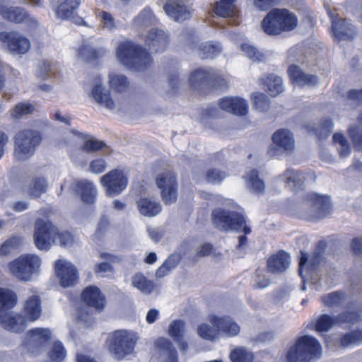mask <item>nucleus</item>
<instances>
[{
	"label": "nucleus",
	"mask_w": 362,
	"mask_h": 362,
	"mask_svg": "<svg viewBox=\"0 0 362 362\" xmlns=\"http://www.w3.org/2000/svg\"><path fill=\"white\" fill-rule=\"evenodd\" d=\"M74 191L80 195L81 200L86 204L94 203L97 191L92 182L87 180L76 181L74 183Z\"/></svg>",
	"instance_id": "obj_25"
},
{
	"label": "nucleus",
	"mask_w": 362,
	"mask_h": 362,
	"mask_svg": "<svg viewBox=\"0 0 362 362\" xmlns=\"http://www.w3.org/2000/svg\"><path fill=\"white\" fill-rule=\"evenodd\" d=\"M339 342L344 348L362 344V329H357L345 333L340 337Z\"/></svg>",
	"instance_id": "obj_39"
},
{
	"label": "nucleus",
	"mask_w": 362,
	"mask_h": 362,
	"mask_svg": "<svg viewBox=\"0 0 362 362\" xmlns=\"http://www.w3.org/2000/svg\"><path fill=\"white\" fill-rule=\"evenodd\" d=\"M100 16L103 19L105 27L110 29H112L115 27L114 18L110 13L103 11L100 13Z\"/></svg>",
	"instance_id": "obj_64"
},
{
	"label": "nucleus",
	"mask_w": 362,
	"mask_h": 362,
	"mask_svg": "<svg viewBox=\"0 0 362 362\" xmlns=\"http://www.w3.org/2000/svg\"><path fill=\"white\" fill-rule=\"evenodd\" d=\"M105 147L106 144L105 141L91 138L84 141L81 146V150L86 153H95Z\"/></svg>",
	"instance_id": "obj_52"
},
{
	"label": "nucleus",
	"mask_w": 362,
	"mask_h": 362,
	"mask_svg": "<svg viewBox=\"0 0 362 362\" xmlns=\"http://www.w3.org/2000/svg\"><path fill=\"white\" fill-rule=\"evenodd\" d=\"M290 264V256L284 250H279L272 255L267 261V267L269 272L272 274H281L285 272Z\"/></svg>",
	"instance_id": "obj_23"
},
{
	"label": "nucleus",
	"mask_w": 362,
	"mask_h": 362,
	"mask_svg": "<svg viewBox=\"0 0 362 362\" xmlns=\"http://www.w3.org/2000/svg\"><path fill=\"white\" fill-rule=\"evenodd\" d=\"M197 333L199 336L207 341H215L219 338V332L218 328L211 327L209 325L202 323L198 326Z\"/></svg>",
	"instance_id": "obj_46"
},
{
	"label": "nucleus",
	"mask_w": 362,
	"mask_h": 362,
	"mask_svg": "<svg viewBox=\"0 0 362 362\" xmlns=\"http://www.w3.org/2000/svg\"><path fill=\"white\" fill-rule=\"evenodd\" d=\"M153 13L150 7L144 8L134 19V24L136 26H148L153 22Z\"/></svg>",
	"instance_id": "obj_48"
},
{
	"label": "nucleus",
	"mask_w": 362,
	"mask_h": 362,
	"mask_svg": "<svg viewBox=\"0 0 362 362\" xmlns=\"http://www.w3.org/2000/svg\"><path fill=\"white\" fill-rule=\"evenodd\" d=\"M106 168V160L102 158L93 159L89 165L90 170L94 174H101L105 171Z\"/></svg>",
	"instance_id": "obj_57"
},
{
	"label": "nucleus",
	"mask_w": 362,
	"mask_h": 362,
	"mask_svg": "<svg viewBox=\"0 0 362 362\" xmlns=\"http://www.w3.org/2000/svg\"><path fill=\"white\" fill-rule=\"evenodd\" d=\"M128 177L122 169L115 168L100 177V182L110 197L120 194L128 185Z\"/></svg>",
	"instance_id": "obj_11"
},
{
	"label": "nucleus",
	"mask_w": 362,
	"mask_h": 362,
	"mask_svg": "<svg viewBox=\"0 0 362 362\" xmlns=\"http://www.w3.org/2000/svg\"><path fill=\"white\" fill-rule=\"evenodd\" d=\"M303 202L308 207L315 210L317 218H325L332 211V202L328 195L309 192L304 196Z\"/></svg>",
	"instance_id": "obj_14"
},
{
	"label": "nucleus",
	"mask_w": 362,
	"mask_h": 362,
	"mask_svg": "<svg viewBox=\"0 0 362 362\" xmlns=\"http://www.w3.org/2000/svg\"><path fill=\"white\" fill-rule=\"evenodd\" d=\"M91 94L97 103L105 105L108 109L115 107V102L111 98L110 92L106 91L100 84H96L93 88Z\"/></svg>",
	"instance_id": "obj_33"
},
{
	"label": "nucleus",
	"mask_w": 362,
	"mask_h": 362,
	"mask_svg": "<svg viewBox=\"0 0 362 362\" xmlns=\"http://www.w3.org/2000/svg\"><path fill=\"white\" fill-rule=\"evenodd\" d=\"M230 359L231 362H252L254 356L244 349L237 348L230 352Z\"/></svg>",
	"instance_id": "obj_51"
},
{
	"label": "nucleus",
	"mask_w": 362,
	"mask_h": 362,
	"mask_svg": "<svg viewBox=\"0 0 362 362\" xmlns=\"http://www.w3.org/2000/svg\"><path fill=\"white\" fill-rule=\"evenodd\" d=\"M1 42L14 54H25L30 48L29 39L16 31L1 32Z\"/></svg>",
	"instance_id": "obj_18"
},
{
	"label": "nucleus",
	"mask_w": 362,
	"mask_h": 362,
	"mask_svg": "<svg viewBox=\"0 0 362 362\" xmlns=\"http://www.w3.org/2000/svg\"><path fill=\"white\" fill-rule=\"evenodd\" d=\"M1 17L10 23L25 24L30 28L35 29L38 26L37 21L23 7L1 6Z\"/></svg>",
	"instance_id": "obj_13"
},
{
	"label": "nucleus",
	"mask_w": 362,
	"mask_h": 362,
	"mask_svg": "<svg viewBox=\"0 0 362 362\" xmlns=\"http://www.w3.org/2000/svg\"><path fill=\"white\" fill-rule=\"evenodd\" d=\"M109 226L110 222L108 219L106 217H103L98 224L95 235L99 239L101 238L107 231Z\"/></svg>",
	"instance_id": "obj_60"
},
{
	"label": "nucleus",
	"mask_w": 362,
	"mask_h": 362,
	"mask_svg": "<svg viewBox=\"0 0 362 362\" xmlns=\"http://www.w3.org/2000/svg\"><path fill=\"white\" fill-rule=\"evenodd\" d=\"M260 80L264 90L271 97H276L284 91L281 78L274 74H266Z\"/></svg>",
	"instance_id": "obj_26"
},
{
	"label": "nucleus",
	"mask_w": 362,
	"mask_h": 362,
	"mask_svg": "<svg viewBox=\"0 0 362 362\" xmlns=\"http://www.w3.org/2000/svg\"><path fill=\"white\" fill-rule=\"evenodd\" d=\"M332 139L334 143L340 144L343 148V150L340 153L341 155L346 156L350 153V148L349 143L344 134L341 133H335L334 134Z\"/></svg>",
	"instance_id": "obj_58"
},
{
	"label": "nucleus",
	"mask_w": 362,
	"mask_h": 362,
	"mask_svg": "<svg viewBox=\"0 0 362 362\" xmlns=\"http://www.w3.org/2000/svg\"><path fill=\"white\" fill-rule=\"evenodd\" d=\"M336 322V317H332L328 314H322L314 323V329L318 332H327Z\"/></svg>",
	"instance_id": "obj_44"
},
{
	"label": "nucleus",
	"mask_w": 362,
	"mask_h": 362,
	"mask_svg": "<svg viewBox=\"0 0 362 362\" xmlns=\"http://www.w3.org/2000/svg\"><path fill=\"white\" fill-rule=\"evenodd\" d=\"M57 242L62 247H71L74 243V235L69 231H59L49 221L37 218L35 223L34 241L40 250H48L51 241Z\"/></svg>",
	"instance_id": "obj_2"
},
{
	"label": "nucleus",
	"mask_w": 362,
	"mask_h": 362,
	"mask_svg": "<svg viewBox=\"0 0 362 362\" xmlns=\"http://www.w3.org/2000/svg\"><path fill=\"white\" fill-rule=\"evenodd\" d=\"M297 25V16L286 8H272L261 22L263 31L271 36L292 31Z\"/></svg>",
	"instance_id": "obj_4"
},
{
	"label": "nucleus",
	"mask_w": 362,
	"mask_h": 362,
	"mask_svg": "<svg viewBox=\"0 0 362 362\" xmlns=\"http://www.w3.org/2000/svg\"><path fill=\"white\" fill-rule=\"evenodd\" d=\"M209 320L214 327L218 328L219 334L223 333L227 337H233L237 336L240 332L239 325L230 316L211 315Z\"/></svg>",
	"instance_id": "obj_20"
},
{
	"label": "nucleus",
	"mask_w": 362,
	"mask_h": 362,
	"mask_svg": "<svg viewBox=\"0 0 362 362\" xmlns=\"http://www.w3.org/2000/svg\"><path fill=\"white\" fill-rule=\"evenodd\" d=\"M219 107L238 116H245L248 112L247 101L239 97H224L218 101Z\"/></svg>",
	"instance_id": "obj_22"
},
{
	"label": "nucleus",
	"mask_w": 362,
	"mask_h": 362,
	"mask_svg": "<svg viewBox=\"0 0 362 362\" xmlns=\"http://www.w3.org/2000/svg\"><path fill=\"white\" fill-rule=\"evenodd\" d=\"M116 54L122 64L135 71H144L153 62L148 52L132 41L122 42L117 48Z\"/></svg>",
	"instance_id": "obj_3"
},
{
	"label": "nucleus",
	"mask_w": 362,
	"mask_h": 362,
	"mask_svg": "<svg viewBox=\"0 0 362 362\" xmlns=\"http://www.w3.org/2000/svg\"><path fill=\"white\" fill-rule=\"evenodd\" d=\"M41 141V135L37 131L23 129L18 132L15 137L16 156L21 160L30 158Z\"/></svg>",
	"instance_id": "obj_9"
},
{
	"label": "nucleus",
	"mask_w": 362,
	"mask_h": 362,
	"mask_svg": "<svg viewBox=\"0 0 362 362\" xmlns=\"http://www.w3.org/2000/svg\"><path fill=\"white\" fill-rule=\"evenodd\" d=\"M322 259L323 256L320 251L313 252L309 260L307 253L301 252L298 266L299 275L302 277L303 276V271L306 264L308 270L310 272L315 271L318 267Z\"/></svg>",
	"instance_id": "obj_29"
},
{
	"label": "nucleus",
	"mask_w": 362,
	"mask_h": 362,
	"mask_svg": "<svg viewBox=\"0 0 362 362\" xmlns=\"http://www.w3.org/2000/svg\"><path fill=\"white\" fill-rule=\"evenodd\" d=\"M81 302L88 308L98 313L103 311L106 306V297L101 290L95 285L85 287L81 293Z\"/></svg>",
	"instance_id": "obj_15"
},
{
	"label": "nucleus",
	"mask_w": 362,
	"mask_h": 362,
	"mask_svg": "<svg viewBox=\"0 0 362 362\" xmlns=\"http://www.w3.org/2000/svg\"><path fill=\"white\" fill-rule=\"evenodd\" d=\"M156 346L161 351L166 352L170 362H178L177 352L173 346L172 341L165 337H160L156 341Z\"/></svg>",
	"instance_id": "obj_37"
},
{
	"label": "nucleus",
	"mask_w": 362,
	"mask_h": 362,
	"mask_svg": "<svg viewBox=\"0 0 362 362\" xmlns=\"http://www.w3.org/2000/svg\"><path fill=\"white\" fill-rule=\"evenodd\" d=\"M227 176L225 171L213 168L206 170L205 179L207 182L211 184H220Z\"/></svg>",
	"instance_id": "obj_53"
},
{
	"label": "nucleus",
	"mask_w": 362,
	"mask_h": 362,
	"mask_svg": "<svg viewBox=\"0 0 362 362\" xmlns=\"http://www.w3.org/2000/svg\"><path fill=\"white\" fill-rule=\"evenodd\" d=\"M332 23V31L338 40H352L356 35L355 27L346 18H339L331 11L328 12Z\"/></svg>",
	"instance_id": "obj_16"
},
{
	"label": "nucleus",
	"mask_w": 362,
	"mask_h": 362,
	"mask_svg": "<svg viewBox=\"0 0 362 362\" xmlns=\"http://www.w3.org/2000/svg\"><path fill=\"white\" fill-rule=\"evenodd\" d=\"M47 182L43 177H37L34 180L33 185L30 188V194L35 197H39L46 192Z\"/></svg>",
	"instance_id": "obj_56"
},
{
	"label": "nucleus",
	"mask_w": 362,
	"mask_h": 362,
	"mask_svg": "<svg viewBox=\"0 0 362 362\" xmlns=\"http://www.w3.org/2000/svg\"><path fill=\"white\" fill-rule=\"evenodd\" d=\"M214 251V246L209 243H204L196 254V257H203L210 255Z\"/></svg>",
	"instance_id": "obj_63"
},
{
	"label": "nucleus",
	"mask_w": 362,
	"mask_h": 362,
	"mask_svg": "<svg viewBox=\"0 0 362 362\" xmlns=\"http://www.w3.org/2000/svg\"><path fill=\"white\" fill-rule=\"evenodd\" d=\"M185 324L181 320H175L171 322L168 327V334L178 344L179 348L182 351H186L188 344L184 340Z\"/></svg>",
	"instance_id": "obj_27"
},
{
	"label": "nucleus",
	"mask_w": 362,
	"mask_h": 362,
	"mask_svg": "<svg viewBox=\"0 0 362 362\" xmlns=\"http://www.w3.org/2000/svg\"><path fill=\"white\" fill-rule=\"evenodd\" d=\"M336 320L340 324L354 325L361 320V315L358 311L347 310L338 314Z\"/></svg>",
	"instance_id": "obj_49"
},
{
	"label": "nucleus",
	"mask_w": 362,
	"mask_h": 362,
	"mask_svg": "<svg viewBox=\"0 0 362 362\" xmlns=\"http://www.w3.org/2000/svg\"><path fill=\"white\" fill-rule=\"evenodd\" d=\"M246 183L250 190L256 194H262L265 185L263 180L259 177V172L256 169H252L246 176Z\"/></svg>",
	"instance_id": "obj_35"
},
{
	"label": "nucleus",
	"mask_w": 362,
	"mask_h": 362,
	"mask_svg": "<svg viewBox=\"0 0 362 362\" xmlns=\"http://www.w3.org/2000/svg\"><path fill=\"white\" fill-rule=\"evenodd\" d=\"M104 54V50L94 49L88 45H83L78 48V55L88 62L97 61Z\"/></svg>",
	"instance_id": "obj_40"
},
{
	"label": "nucleus",
	"mask_w": 362,
	"mask_h": 362,
	"mask_svg": "<svg viewBox=\"0 0 362 362\" xmlns=\"http://www.w3.org/2000/svg\"><path fill=\"white\" fill-rule=\"evenodd\" d=\"M27 337L30 343L42 346L50 340L51 332L47 328H33L27 332Z\"/></svg>",
	"instance_id": "obj_31"
},
{
	"label": "nucleus",
	"mask_w": 362,
	"mask_h": 362,
	"mask_svg": "<svg viewBox=\"0 0 362 362\" xmlns=\"http://www.w3.org/2000/svg\"><path fill=\"white\" fill-rule=\"evenodd\" d=\"M180 261V257L178 255H170L163 264L156 271V275L158 277H163L168 274V272L175 268Z\"/></svg>",
	"instance_id": "obj_47"
},
{
	"label": "nucleus",
	"mask_w": 362,
	"mask_h": 362,
	"mask_svg": "<svg viewBox=\"0 0 362 362\" xmlns=\"http://www.w3.org/2000/svg\"><path fill=\"white\" fill-rule=\"evenodd\" d=\"M109 83L110 88L118 93L125 91L129 86L127 78L124 75L122 74H110Z\"/></svg>",
	"instance_id": "obj_45"
},
{
	"label": "nucleus",
	"mask_w": 362,
	"mask_h": 362,
	"mask_svg": "<svg viewBox=\"0 0 362 362\" xmlns=\"http://www.w3.org/2000/svg\"><path fill=\"white\" fill-rule=\"evenodd\" d=\"M280 0H254L255 6L259 10L266 11L277 5Z\"/></svg>",
	"instance_id": "obj_61"
},
{
	"label": "nucleus",
	"mask_w": 362,
	"mask_h": 362,
	"mask_svg": "<svg viewBox=\"0 0 362 362\" xmlns=\"http://www.w3.org/2000/svg\"><path fill=\"white\" fill-rule=\"evenodd\" d=\"M241 50L252 61H262L264 54L260 52L255 46L248 43H243L240 46Z\"/></svg>",
	"instance_id": "obj_55"
},
{
	"label": "nucleus",
	"mask_w": 362,
	"mask_h": 362,
	"mask_svg": "<svg viewBox=\"0 0 362 362\" xmlns=\"http://www.w3.org/2000/svg\"><path fill=\"white\" fill-rule=\"evenodd\" d=\"M40 264V259L37 256L25 254L10 262L8 268L15 278L21 281H28L31 279Z\"/></svg>",
	"instance_id": "obj_8"
},
{
	"label": "nucleus",
	"mask_w": 362,
	"mask_h": 362,
	"mask_svg": "<svg viewBox=\"0 0 362 362\" xmlns=\"http://www.w3.org/2000/svg\"><path fill=\"white\" fill-rule=\"evenodd\" d=\"M211 218L214 224L225 230L243 231L245 234H250L252 231L250 227L246 226L245 218L241 213L218 208L213 210Z\"/></svg>",
	"instance_id": "obj_7"
},
{
	"label": "nucleus",
	"mask_w": 362,
	"mask_h": 362,
	"mask_svg": "<svg viewBox=\"0 0 362 362\" xmlns=\"http://www.w3.org/2000/svg\"><path fill=\"white\" fill-rule=\"evenodd\" d=\"M288 74L293 83L300 86H315L317 83L316 76L305 74L296 64H291L288 66Z\"/></svg>",
	"instance_id": "obj_24"
},
{
	"label": "nucleus",
	"mask_w": 362,
	"mask_h": 362,
	"mask_svg": "<svg viewBox=\"0 0 362 362\" xmlns=\"http://www.w3.org/2000/svg\"><path fill=\"white\" fill-rule=\"evenodd\" d=\"M18 303L16 293L10 288H1V315L2 313L13 309Z\"/></svg>",
	"instance_id": "obj_36"
},
{
	"label": "nucleus",
	"mask_w": 362,
	"mask_h": 362,
	"mask_svg": "<svg viewBox=\"0 0 362 362\" xmlns=\"http://www.w3.org/2000/svg\"><path fill=\"white\" fill-rule=\"evenodd\" d=\"M253 106L260 111H266L269 108L270 100L268 96L261 92H255L252 95Z\"/></svg>",
	"instance_id": "obj_50"
},
{
	"label": "nucleus",
	"mask_w": 362,
	"mask_h": 362,
	"mask_svg": "<svg viewBox=\"0 0 362 362\" xmlns=\"http://www.w3.org/2000/svg\"><path fill=\"white\" fill-rule=\"evenodd\" d=\"M54 271L63 288L74 286L78 281V271L70 262L62 259L57 260L54 263Z\"/></svg>",
	"instance_id": "obj_17"
},
{
	"label": "nucleus",
	"mask_w": 362,
	"mask_h": 362,
	"mask_svg": "<svg viewBox=\"0 0 362 362\" xmlns=\"http://www.w3.org/2000/svg\"><path fill=\"white\" fill-rule=\"evenodd\" d=\"M170 42L169 36L162 30L151 29L144 38V43L154 52H164Z\"/></svg>",
	"instance_id": "obj_21"
},
{
	"label": "nucleus",
	"mask_w": 362,
	"mask_h": 362,
	"mask_svg": "<svg viewBox=\"0 0 362 362\" xmlns=\"http://www.w3.org/2000/svg\"><path fill=\"white\" fill-rule=\"evenodd\" d=\"M346 298V293L342 291H336L323 295L321 297L322 303L327 307L333 308L340 306Z\"/></svg>",
	"instance_id": "obj_38"
},
{
	"label": "nucleus",
	"mask_w": 362,
	"mask_h": 362,
	"mask_svg": "<svg viewBox=\"0 0 362 362\" xmlns=\"http://www.w3.org/2000/svg\"><path fill=\"white\" fill-rule=\"evenodd\" d=\"M39 68L42 78H47L52 72V64L48 60H42L39 64Z\"/></svg>",
	"instance_id": "obj_62"
},
{
	"label": "nucleus",
	"mask_w": 362,
	"mask_h": 362,
	"mask_svg": "<svg viewBox=\"0 0 362 362\" xmlns=\"http://www.w3.org/2000/svg\"><path fill=\"white\" fill-rule=\"evenodd\" d=\"M235 1L236 0H219L214 5V12L221 17H233L237 13Z\"/></svg>",
	"instance_id": "obj_32"
},
{
	"label": "nucleus",
	"mask_w": 362,
	"mask_h": 362,
	"mask_svg": "<svg viewBox=\"0 0 362 362\" xmlns=\"http://www.w3.org/2000/svg\"><path fill=\"white\" fill-rule=\"evenodd\" d=\"M107 344L110 352L121 360L134 351L136 341L127 331L116 330L110 335Z\"/></svg>",
	"instance_id": "obj_10"
},
{
	"label": "nucleus",
	"mask_w": 362,
	"mask_h": 362,
	"mask_svg": "<svg viewBox=\"0 0 362 362\" xmlns=\"http://www.w3.org/2000/svg\"><path fill=\"white\" fill-rule=\"evenodd\" d=\"M188 81L190 87L197 90H225L228 88L226 80L212 69H196L190 74Z\"/></svg>",
	"instance_id": "obj_6"
},
{
	"label": "nucleus",
	"mask_w": 362,
	"mask_h": 362,
	"mask_svg": "<svg viewBox=\"0 0 362 362\" xmlns=\"http://www.w3.org/2000/svg\"><path fill=\"white\" fill-rule=\"evenodd\" d=\"M273 143L284 151H292L294 148V139L290 131L284 129L277 130L272 136Z\"/></svg>",
	"instance_id": "obj_28"
},
{
	"label": "nucleus",
	"mask_w": 362,
	"mask_h": 362,
	"mask_svg": "<svg viewBox=\"0 0 362 362\" xmlns=\"http://www.w3.org/2000/svg\"><path fill=\"white\" fill-rule=\"evenodd\" d=\"M199 50L202 59H213L220 54L221 47L218 44L207 42L202 43Z\"/></svg>",
	"instance_id": "obj_42"
},
{
	"label": "nucleus",
	"mask_w": 362,
	"mask_h": 362,
	"mask_svg": "<svg viewBox=\"0 0 362 362\" xmlns=\"http://www.w3.org/2000/svg\"><path fill=\"white\" fill-rule=\"evenodd\" d=\"M80 4L81 0H64L57 7V14L62 19H71Z\"/></svg>",
	"instance_id": "obj_34"
},
{
	"label": "nucleus",
	"mask_w": 362,
	"mask_h": 362,
	"mask_svg": "<svg viewBox=\"0 0 362 362\" xmlns=\"http://www.w3.org/2000/svg\"><path fill=\"white\" fill-rule=\"evenodd\" d=\"M36 110L34 104L21 102L16 104L11 110V115L16 119H21L23 116L33 114Z\"/></svg>",
	"instance_id": "obj_41"
},
{
	"label": "nucleus",
	"mask_w": 362,
	"mask_h": 362,
	"mask_svg": "<svg viewBox=\"0 0 362 362\" xmlns=\"http://www.w3.org/2000/svg\"><path fill=\"white\" fill-rule=\"evenodd\" d=\"M133 286L144 293L149 294L153 292L155 285L151 280L146 279L143 274H136L132 279Z\"/></svg>",
	"instance_id": "obj_43"
},
{
	"label": "nucleus",
	"mask_w": 362,
	"mask_h": 362,
	"mask_svg": "<svg viewBox=\"0 0 362 362\" xmlns=\"http://www.w3.org/2000/svg\"><path fill=\"white\" fill-rule=\"evenodd\" d=\"M20 243V240L17 237H13L4 241L1 246V254H7L11 249L16 248Z\"/></svg>",
	"instance_id": "obj_59"
},
{
	"label": "nucleus",
	"mask_w": 362,
	"mask_h": 362,
	"mask_svg": "<svg viewBox=\"0 0 362 362\" xmlns=\"http://www.w3.org/2000/svg\"><path fill=\"white\" fill-rule=\"evenodd\" d=\"M163 9L169 17L177 22L184 21L192 16V11L184 0H168Z\"/></svg>",
	"instance_id": "obj_19"
},
{
	"label": "nucleus",
	"mask_w": 362,
	"mask_h": 362,
	"mask_svg": "<svg viewBox=\"0 0 362 362\" xmlns=\"http://www.w3.org/2000/svg\"><path fill=\"white\" fill-rule=\"evenodd\" d=\"M322 355V346L319 341L311 335L298 337L286 354L288 362H312Z\"/></svg>",
	"instance_id": "obj_5"
},
{
	"label": "nucleus",
	"mask_w": 362,
	"mask_h": 362,
	"mask_svg": "<svg viewBox=\"0 0 362 362\" xmlns=\"http://www.w3.org/2000/svg\"><path fill=\"white\" fill-rule=\"evenodd\" d=\"M137 206L142 215L149 217L156 216L162 209L158 202L146 197L140 198L137 202Z\"/></svg>",
	"instance_id": "obj_30"
},
{
	"label": "nucleus",
	"mask_w": 362,
	"mask_h": 362,
	"mask_svg": "<svg viewBox=\"0 0 362 362\" xmlns=\"http://www.w3.org/2000/svg\"><path fill=\"white\" fill-rule=\"evenodd\" d=\"M41 314L40 297L37 295H33L24 302L22 314L1 315V326L11 332H22L26 328L28 322H33L37 320Z\"/></svg>",
	"instance_id": "obj_1"
},
{
	"label": "nucleus",
	"mask_w": 362,
	"mask_h": 362,
	"mask_svg": "<svg viewBox=\"0 0 362 362\" xmlns=\"http://www.w3.org/2000/svg\"><path fill=\"white\" fill-rule=\"evenodd\" d=\"M156 182L160 189L161 198L165 204H171L177 201L178 185L175 173L167 171L159 174Z\"/></svg>",
	"instance_id": "obj_12"
},
{
	"label": "nucleus",
	"mask_w": 362,
	"mask_h": 362,
	"mask_svg": "<svg viewBox=\"0 0 362 362\" xmlns=\"http://www.w3.org/2000/svg\"><path fill=\"white\" fill-rule=\"evenodd\" d=\"M49 358L54 362H61L66 356V350L60 341L54 343L48 354Z\"/></svg>",
	"instance_id": "obj_54"
}]
</instances>
